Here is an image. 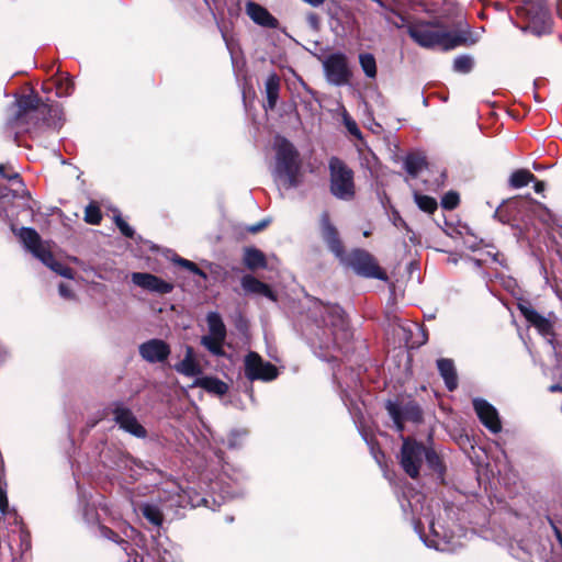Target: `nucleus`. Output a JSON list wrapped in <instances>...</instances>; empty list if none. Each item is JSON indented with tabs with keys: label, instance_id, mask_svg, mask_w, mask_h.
<instances>
[{
	"label": "nucleus",
	"instance_id": "nucleus-35",
	"mask_svg": "<svg viewBox=\"0 0 562 562\" xmlns=\"http://www.w3.org/2000/svg\"><path fill=\"white\" fill-rule=\"evenodd\" d=\"M102 220L100 207L95 203H90L85 210V221L92 225H98Z\"/></svg>",
	"mask_w": 562,
	"mask_h": 562
},
{
	"label": "nucleus",
	"instance_id": "nucleus-5",
	"mask_svg": "<svg viewBox=\"0 0 562 562\" xmlns=\"http://www.w3.org/2000/svg\"><path fill=\"white\" fill-rule=\"evenodd\" d=\"M407 33L415 43L424 48L440 47L448 50L459 46L463 42V38L460 36L445 32L426 22L408 24Z\"/></svg>",
	"mask_w": 562,
	"mask_h": 562
},
{
	"label": "nucleus",
	"instance_id": "nucleus-57",
	"mask_svg": "<svg viewBox=\"0 0 562 562\" xmlns=\"http://www.w3.org/2000/svg\"><path fill=\"white\" fill-rule=\"evenodd\" d=\"M493 8H494V10H501L502 9V7L498 3H495V2L493 4Z\"/></svg>",
	"mask_w": 562,
	"mask_h": 562
},
{
	"label": "nucleus",
	"instance_id": "nucleus-14",
	"mask_svg": "<svg viewBox=\"0 0 562 562\" xmlns=\"http://www.w3.org/2000/svg\"><path fill=\"white\" fill-rule=\"evenodd\" d=\"M245 374L248 380L271 381L277 378V368L270 362H265L262 358L250 351L245 358Z\"/></svg>",
	"mask_w": 562,
	"mask_h": 562
},
{
	"label": "nucleus",
	"instance_id": "nucleus-9",
	"mask_svg": "<svg viewBox=\"0 0 562 562\" xmlns=\"http://www.w3.org/2000/svg\"><path fill=\"white\" fill-rule=\"evenodd\" d=\"M412 512L414 515L419 514L420 516L425 517L429 524V532L430 535L425 536L422 533L420 525L422 520L420 518L418 521L415 522V530L419 533L420 539L428 548H434L438 551H451L453 550V546L451 543V535L446 530V528L440 525L439 522L435 521L432 517L429 516L430 507L428 506L426 508V513H424V508L420 509L417 508V505H412Z\"/></svg>",
	"mask_w": 562,
	"mask_h": 562
},
{
	"label": "nucleus",
	"instance_id": "nucleus-4",
	"mask_svg": "<svg viewBox=\"0 0 562 562\" xmlns=\"http://www.w3.org/2000/svg\"><path fill=\"white\" fill-rule=\"evenodd\" d=\"M424 461L427 462L430 469L435 471L441 470L440 459L434 450L428 449L422 442L414 439L403 438L400 464L405 473L412 479H416L419 475Z\"/></svg>",
	"mask_w": 562,
	"mask_h": 562
},
{
	"label": "nucleus",
	"instance_id": "nucleus-48",
	"mask_svg": "<svg viewBox=\"0 0 562 562\" xmlns=\"http://www.w3.org/2000/svg\"><path fill=\"white\" fill-rule=\"evenodd\" d=\"M493 425H494L493 426L494 434L499 432L502 429V423H501V419H499L498 414L495 408H494V424Z\"/></svg>",
	"mask_w": 562,
	"mask_h": 562
},
{
	"label": "nucleus",
	"instance_id": "nucleus-1",
	"mask_svg": "<svg viewBox=\"0 0 562 562\" xmlns=\"http://www.w3.org/2000/svg\"><path fill=\"white\" fill-rule=\"evenodd\" d=\"M321 231L323 239L330 251L339 258L342 263L352 268L357 274L379 280L386 279V274L379 268L369 252L356 249L347 257L345 256L344 246L338 237V232L330 223L327 212H324L321 216Z\"/></svg>",
	"mask_w": 562,
	"mask_h": 562
},
{
	"label": "nucleus",
	"instance_id": "nucleus-20",
	"mask_svg": "<svg viewBox=\"0 0 562 562\" xmlns=\"http://www.w3.org/2000/svg\"><path fill=\"white\" fill-rule=\"evenodd\" d=\"M175 370L186 376H198L202 374V367L191 346L186 347L184 358L175 366Z\"/></svg>",
	"mask_w": 562,
	"mask_h": 562
},
{
	"label": "nucleus",
	"instance_id": "nucleus-21",
	"mask_svg": "<svg viewBox=\"0 0 562 562\" xmlns=\"http://www.w3.org/2000/svg\"><path fill=\"white\" fill-rule=\"evenodd\" d=\"M437 367L440 375L442 376L445 384L448 390L452 391L458 386V375L456 371V367L452 360L450 359H438Z\"/></svg>",
	"mask_w": 562,
	"mask_h": 562
},
{
	"label": "nucleus",
	"instance_id": "nucleus-41",
	"mask_svg": "<svg viewBox=\"0 0 562 562\" xmlns=\"http://www.w3.org/2000/svg\"><path fill=\"white\" fill-rule=\"evenodd\" d=\"M0 512L3 515H8L10 513L8 498H7V490L5 483L0 479Z\"/></svg>",
	"mask_w": 562,
	"mask_h": 562
},
{
	"label": "nucleus",
	"instance_id": "nucleus-15",
	"mask_svg": "<svg viewBox=\"0 0 562 562\" xmlns=\"http://www.w3.org/2000/svg\"><path fill=\"white\" fill-rule=\"evenodd\" d=\"M112 414L120 428L137 438L146 437V429L138 423L132 411L123 403H113Z\"/></svg>",
	"mask_w": 562,
	"mask_h": 562
},
{
	"label": "nucleus",
	"instance_id": "nucleus-53",
	"mask_svg": "<svg viewBox=\"0 0 562 562\" xmlns=\"http://www.w3.org/2000/svg\"><path fill=\"white\" fill-rule=\"evenodd\" d=\"M471 261L474 263V266L476 268H481L482 265H483V260L482 259L473 258V259H471Z\"/></svg>",
	"mask_w": 562,
	"mask_h": 562
},
{
	"label": "nucleus",
	"instance_id": "nucleus-55",
	"mask_svg": "<svg viewBox=\"0 0 562 562\" xmlns=\"http://www.w3.org/2000/svg\"><path fill=\"white\" fill-rule=\"evenodd\" d=\"M400 20H401V23L394 22V24H395L397 27H402V26H403V23H404V18H403V16H400Z\"/></svg>",
	"mask_w": 562,
	"mask_h": 562
},
{
	"label": "nucleus",
	"instance_id": "nucleus-17",
	"mask_svg": "<svg viewBox=\"0 0 562 562\" xmlns=\"http://www.w3.org/2000/svg\"><path fill=\"white\" fill-rule=\"evenodd\" d=\"M140 357L149 363L164 362L168 359L171 350L170 346L162 339L153 338L138 347Z\"/></svg>",
	"mask_w": 562,
	"mask_h": 562
},
{
	"label": "nucleus",
	"instance_id": "nucleus-28",
	"mask_svg": "<svg viewBox=\"0 0 562 562\" xmlns=\"http://www.w3.org/2000/svg\"><path fill=\"white\" fill-rule=\"evenodd\" d=\"M426 166V158L422 154H409L404 160L405 170L416 177Z\"/></svg>",
	"mask_w": 562,
	"mask_h": 562
},
{
	"label": "nucleus",
	"instance_id": "nucleus-43",
	"mask_svg": "<svg viewBox=\"0 0 562 562\" xmlns=\"http://www.w3.org/2000/svg\"><path fill=\"white\" fill-rule=\"evenodd\" d=\"M524 548L530 553V554H539L542 551V544L540 541L536 540L532 544H528L522 542Z\"/></svg>",
	"mask_w": 562,
	"mask_h": 562
},
{
	"label": "nucleus",
	"instance_id": "nucleus-3",
	"mask_svg": "<svg viewBox=\"0 0 562 562\" xmlns=\"http://www.w3.org/2000/svg\"><path fill=\"white\" fill-rule=\"evenodd\" d=\"M276 167L273 177L276 182L283 189L296 188L300 183L299 153L294 146L284 137L277 136L274 139Z\"/></svg>",
	"mask_w": 562,
	"mask_h": 562
},
{
	"label": "nucleus",
	"instance_id": "nucleus-6",
	"mask_svg": "<svg viewBox=\"0 0 562 562\" xmlns=\"http://www.w3.org/2000/svg\"><path fill=\"white\" fill-rule=\"evenodd\" d=\"M16 108L13 124L24 132H30L32 127L38 126L45 112L54 111L56 114H60L59 104L43 103L36 94L20 97L16 100Z\"/></svg>",
	"mask_w": 562,
	"mask_h": 562
},
{
	"label": "nucleus",
	"instance_id": "nucleus-12",
	"mask_svg": "<svg viewBox=\"0 0 562 562\" xmlns=\"http://www.w3.org/2000/svg\"><path fill=\"white\" fill-rule=\"evenodd\" d=\"M209 335L202 336L201 345L216 357L225 356L224 342L226 339V326L217 312L206 315Z\"/></svg>",
	"mask_w": 562,
	"mask_h": 562
},
{
	"label": "nucleus",
	"instance_id": "nucleus-38",
	"mask_svg": "<svg viewBox=\"0 0 562 562\" xmlns=\"http://www.w3.org/2000/svg\"><path fill=\"white\" fill-rule=\"evenodd\" d=\"M57 97L69 95L74 89V83L69 78L60 79L56 87Z\"/></svg>",
	"mask_w": 562,
	"mask_h": 562
},
{
	"label": "nucleus",
	"instance_id": "nucleus-22",
	"mask_svg": "<svg viewBox=\"0 0 562 562\" xmlns=\"http://www.w3.org/2000/svg\"><path fill=\"white\" fill-rule=\"evenodd\" d=\"M241 286L246 292L263 295L272 301L276 300L272 290L266 283L252 276H245L241 279Z\"/></svg>",
	"mask_w": 562,
	"mask_h": 562
},
{
	"label": "nucleus",
	"instance_id": "nucleus-16",
	"mask_svg": "<svg viewBox=\"0 0 562 562\" xmlns=\"http://www.w3.org/2000/svg\"><path fill=\"white\" fill-rule=\"evenodd\" d=\"M386 409L394 423L396 430L400 432L403 431L404 420H412L414 423L422 420V411L416 404L413 403L401 406L397 403L390 401L386 404Z\"/></svg>",
	"mask_w": 562,
	"mask_h": 562
},
{
	"label": "nucleus",
	"instance_id": "nucleus-39",
	"mask_svg": "<svg viewBox=\"0 0 562 562\" xmlns=\"http://www.w3.org/2000/svg\"><path fill=\"white\" fill-rule=\"evenodd\" d=\"M114 221L122 235L128 238L133 237L134 229L121 217L120 214L114 215Z\"/></svg>",
	"mask_w": 562,
	"mask_h": 562
},
{
	"label": "nucleus",
	"instance_id": "nucleus-49",
	"mask_svg": "<svg viewBox=\"0 0 562 562\" xmlns=\"http://www.w3.org/2000/svg\"><path fill=\"white\" fill-rule=\"evenodd\" d=\"M346 124H347L348 131L352 135L360 136V131H359V128L357 127V124L353 121H347Z\"/></svg>",
	"mask_w": 562,
	"mask_h": 562
},
{
	"label": "nucleus",
	"instance_id": "nucleus-23",
	"mask_svg": "<svg viewBox=\"0 0 562 562\" xmlns=\"http://www.w3.org/2000/svg\"><path fill=\"white\" fill-rule=\"evenodd\" d=\"M265 87L267 94L266 110H273L279 99L280 78L276 74L269 75Z\"/></svg>",
	"mask_w": 562,
	"mask_h": 562
},
{
	"label": "nucleus",
	"instance_id": "nucleus-36",
	"mask_svg": "<svg viewBox=\"0 0 562 562\" xmlns=\"http://www.w3.org/2000/svg\"><path fill=\"white\" fill-rule=\"evenodd\" d=\"M61 121H63V111L61 110H60L59 115L56 114L54 111L45 112L44 115H42V122L53 128L60 127Z\"/></svg>",
	"mask_w": 562,
	"mask_h": 562
},
{
	"label": "nucleus",
	"instance_id": "nucleus-8",
	"mask_svg": "<svg viewBox=\"0 0 562 562\" xmlns=\"http://www.w3.org/2000/svg\"><path fill=\"white\" fill-rule=\"evenodd\" d=\"M19 236L25 248L30 250L36 258H38L45 266L49 267L53 271L61 277L68 279L74 278L72 270L54 259V256L43 245L41 237L35 229L23 227L20 231Z\"/></svg>",
	"mask_w": 562,
	"mask_h": 562
},
{
	"label": "nucleus",
	"instance_id": "nucleus-40",
	"mask_svg": "<svg viewBox=\"0 0 562 562\" xmlns=\"http://www.w3.org/2000/svg\"><path fill=\"white\" fill-rule=\"evenodd\" d=\"M176 262L179 263L180 266H182L183 268L190 270L194 274H198V276L202 277L203 279H206V273L203 272L194 262H192L188 259H183V258H178L176 260Z\"/></svg>",
	"mask_w": 562,
	"mask_h": 562
},
{
	"label": "nucleus",
	"instance_id": "nucleus-37",
	"mask_svg": "<svg viewBox=\"0 0 562 562\" xmlns=\"http://www.w3.org/2000/svg\"><path fill=\"white\" fill-rule=\"evenodd\" d=\"M459 204V194L450 191L441 199V206L446 210H453Z\"/></svg>",
	"mask_w": 562,
	"mask_h": 562
},
{
	"label": "nucleus",
	"instance_id": "nucleus-46",
	"mask_svg": "<svg viewBox=\"0 0 562 562\" xmlns=\"http://www.w3.org/2000/svg\"><path fill=\"white\" fill-rule=\"evenodd\" d=\"M268 223H269V221L263 220V221H261V222H259V223H257V224H255V225L250 226V227L248 228V231H249L250 233H258V232H260L261 229H263V228L268 225Z\"/></svg>",
	"mask_w": 562,
	"mask_h": 562
},
{
	"label": "nucleus",
	"instance_id": "nucleus-44",
	"mask_svg": "<svg viewBox=\"0 0 562 562\" xmlns=\"http://www.w3.org/2000/svg\"><path fill=\"white\" fill-rule=\"evenodd\" d=\"M58 291H59L60 296H63L64 299H72L74 297L71 290L64 283L59 284Z\"/></svg>",
	"mask_w": 562,
	"mask_h": 562
},
{
	"label": "nucleus",
	"instance_id": "nucleus-34",
	"mask_svg": "<svg viewBox=\"0 0 562 562\" xmlns=\"http://www.w3.org/2000/svg\"><path fill=\"white\" fill-rule=\"evenodd\" d=\"M473 68V58L469 55H460L453 60V70L460 74H468Z\"/></svg>",
	"mask_w": 562,
	"mask_h": 562
},
{
	"label": "nucleus",
	"instance_id": "nucleus-18",
	"mask_svg": "<svg viewBox=\"0 0 562 562\" xmlns=\"http://www.w3.org/2000/svg\"><path fill=\"white\" fill-rule=\"evenodd\" d=\"M132 282L149 292L158 294H167L173 290V284L167 282L155 274L147 272H133L131 274Z\"/></svg>",
	"mask_w": 562,
	"mask_h": 562
},
{
	"label": "nucleus",
	"instance_id": "nucleus-24",
	"mask_svg": "<svg viewBox=\"0 0 562 562\" xmlns=\"http://www.w3.org/2000/svg\"><path fill=\"white\" fill-rule=\"evenodd\" d=\"M194 385L216 395H224L228 391V386L225 382L212 376L199 378L195 380Z\"/></svg>",
	"mask_w": 562,
	"mask_h": 562
},
{
	"label": "nucleus",
	"instance_id": "nucleus-31",
	"mask_svg": "<svg viewBox=\"0 0 562 562\" xmlns=\"http://www.w3.org/2000/svg\"><path fill=\"white\" fill-rule=\"evenodd\" d=\"M389 322L390 326L393 327L394 334L398 336V339L408 342L412 334V326L404 323L397 316H393L392 318L389 319Z\"/></svg>",
	"mask_w": 562,
	"mask_h": 562
},
{
	"label": "nucleus",
	"instance_id": "nucleus-10",
	"mask_svg": "<svg viewBox=\"0 0 562 562\" xmlns=\"http://www.w3.org/2000/svg\"><path fill=\"white\" fill-rule=\"evenodd\" d=\"M518 14L528 20L527 26L521 30L541 36L551 30V18L546 0H522Z\"/></svg>",
	"mask_w": 562,
	"mask_h": 562
},
{
	"label": "nucleus",
	"instance_id": "nucleus-13",
	"mask_svg": "<svg viewBox=\"0 0 562 562\" xmlns=\"http://www.w3.org/2000/svg\"><path fill=\"white\" fill-rule=\"evenodd\" d=\"M323 68L326 80L334 86L347 85L352 76L347 56L341 52L326 56L323 60Z\"/></svg>",
	"mask_w": 562,
	"mask_h": 562
},
{
	"label": "nucleus",
	"instance_id": "nucleus-54",
	"mask_svg": "<svg viewBox=\"0 0 562 562\" xmlns=\"http://www.w3.org/2000/svg\"><path fill=\"white\" fill-rule=\"evenodd\" d=\"M374 459L380 463V456H383L381 451L373 452Z\"/></svg>",
	"mask_w": 562,
	"mask_h": 562
},
{
	"label": "nucleus",
	"instance_id": "nucleus-33",
	"mask_svg": "<svg viewBox=\"0 0 562 562\" xmlns=\"http://www.w3.org/2000/svg\"><path fill=\"white\" fill-rule=\"evenodd\" d=\"M414 200L417 206L426 213L431 214L437 210V201L429 195H424L415 192Z\"/></svg>",
	"mask_w": 562,
	"mask_h": 562
},
{
	"label": "nucleus",
	"instance_id": "nucleus-29",
	"mask_svg": "<svg viewBox=\"0 0 562 562\" xmlns=\"http://www.w3.org/2000/svg\"><path fill=\"white\" fill-rule=\"evenodd\" d=\"M531 181H535V176L527 169L516 170L509 177V184L515 189L526 187Z\"/></svg>",
	"mask_w": 562,
	"mask_h": 562
},
{
	"label": "nucleus",
	"instance_id": "nucleus-50",
	"mask_svg": "<svg viewBox=\"0 0 562 562\" xmlns=\"http://www.w3.org/2000/svg\"><path fill=\"white\" fill-rule=\"evenodd\" d=\"M533 182V189L537 193H542L546 189V184L543 181H539L535 178V181Z\"/></svg>",
	"mask_w": 562,
	"mask_h": 562
},
{
	"label": "nucleus",
	"instance_id": "nucleus-47",
	"mask_svg": "<svg viewBox=\"0 0 562 562\" xmlns=\"http://www.w3.org/2000/svg\"><path fill=\"white\" fill-rule=\"evenodd\" d=\"M307 22L310 23V25L313 27V29H318V25H319V19L317 16V14L315 13H311L307 15Z\"/></svg>",
	"mask_w": 562,
	"mask_h": 562
},
{
	"label": "nucleus",
	"instance_id": "nucleus-52",
	"mask_svg": "<svg viewBox=\"0 0 562 562\" xmlns=\"http://www.w3.org/2000/svg\"><path fill=\"white\" fill-rule=\"evenodd\" d=\"M549 391L550 392H559V391H562V386L560 384H552L550 387H549Z\"/></svg>",
	"mask_w": 562,
	"mask_h": 562
},
{
	"label": "nucleus",
	"instance_id": "nucleus-32",
	"mask_svg": "<svg viewBox=\"0 0 562 562\" xmlns=\"http://www.w3.org/2000/svg\"><path fill=\"white\" fill-rule=\"evenodd\" d=\"M140 510L144 517L153 525L160 526L162 522V514L158 506L153 504H143Z\"/></svg>",
	"mask_w": 562,
	"mask_h": 562
},
{
	"label": "nucleus",
	"instance_id": "nucleus-19",
	"mask_svg": "<svg viewBox=\"0 0 562 562\" xmlns=\"http://www.w3.org/2000/svg\"><path fill=\"white\" fill-rule=\"evenodd\" d=\"M247 15L258 25L269 29H276L278 26V20L272 16L269 11L255 2H247L246 4Z\"/></svg>",
	"mask_w": 562,
	"mask_h": 562
},
{
	"label": "nucleus",
	"instance_id": "nucleus-56",
	"mask_svg": "<svg viewBox=\"0 0 562 562\" xmlns=\"http://www.w3.org/2000/svg\"><path fill=\"white\" fill-rule=\"evenodd\" d=\"M465 244H467L468 248L473 249V250L475 249L474 244H470L469 241H465Z\"/></svg>",
	"mask_w": 562,
	"mask_h": 562
},
{
	"label": "nucleus",
	"instance_id": "nucleus-58",
	"mask_svg": "<svg viewBox=\"0 0 562 562\" xmlns=\"http://www.w3.org/2000/svg\"><path fill=\"white\" fill-rule=\"evenodd\" d=\"M493 260L496 261L497 260V256L494 254V257H493Z\"/></svg>",
	"mask_w": 562,
	"mask_h": 562
},
{
	"label": "nucleus",
	"instance_id": "nucleus-27",
	"mask_svg": "<svg viewBox=\"0 0 562 562\" xmlns=\"http://www.w3.org/2000/svg\"><path fill=\"white\" fill-rule=\"evenodd\" d=\"M0 176L10 182L14 193L18 194L23 191L24 186L19 172L12 169L10 166L0 164Z\"/></svg>",
	"mask_w": 562,
	"mask_h": 562
},
{
	"label": "nucleus",
	"instance_id": "nucleus-11",
	"mask_svg": "<svg viewBox=\"0 0 562 562\" xmlns=\"http://www.w3.org/2000/svg\"><path fill=\"white\" fill-rule=\"evenodd\" d=\"M517 307L527 323L535 327L537 331L554 347V324L557 319L554 313L550 312L548 315H542L533 308L529 301L521 299L518 301Z\"/></svg>",
	"mask_w": 562,
	"mask_h": 562
},
{
	"label": "nucleus",
	"instance_id": "nucleus-2",
	"mask_svg": "<svg viewBox=\"0 0 562 562\" xmlns=\"http://www.w3.org/2000/svg\"><path fill=\"white\" fill-rule=\"evenodd\" d=\"M311 313L318 328L315 336L321 348H340L349 339L348 323L338 305L316 301Z\"/></svg>",
	"mask_w": 562,
	"mask_h": 562
},
{
	"label": "nucleus",
	"instance_id": "nucleus-7",
	"mask_svg": "<svg viewBox=\"0 0 562 562\" xmlns=\"http://www.w3.org/2000/svg\"><path fill=\"white\" fill-rule=\"evenodd\" d=\"M329 168L330 193L342 201H350L356 195L353 171L339 158L331 157Z\"/></svg>",
	"mask_w": 562,
	"mask_h": 562
},
{
	"label": "nucleus",
	"instance_id": "nucleus-42",
	"mask_svg": "<svg viewBox=\"0 0 562 562\" xmlns=\"http://www.w3.org/2000/svg\"><path fill=\"white\" fill-rule=\"evenodd\" d=\"M101 533L103 537L108 538L109 540H112L113 542L124 544V546L127 544V542L125 540L121 539L113 530H111L106 527L101 528Z\"/></svg>",
	"mask_w": 562,
	"mask_h": 562
},
{
	"label": "nucleus",
	"instance_id": "nucleus-26",
	"mask_svg": "<svg viewBox=\"0 0 562 562\" xmlns=\"http://www.w3.org/2000/svg\"><path fill=\"white\" fill-rule=\"evenodd\" d=\"M244 263L249 269L265 268L267 265L266 257L262 251L256 248H246L244 252Z\"/></svg>",
	"mask_w": 562,
	"mask_h": 562
},
{
	"label": "nucleus",
	"instance_id": "nucleus-30",
	"mask_svg": "<svg viewBox=\"0 0 562 562\" xmlns=\"http://www.w3.org/2000/svg\"><path fill=\"white\" fill-rule=\"evenodd\" d=\"M359 64L368 78L374 79L376 77V61L371 53H361L359 55Z\"/></svg>",
	"mask_w": 562,
	"mask_h": 562
},
{
	"label": "nucleus",
	"instance_id": "nucleus-25",
	"mask_svg": "<svg viewBox=\"0 0 562 562\" xmlns=\"http://www.w3.org/2000/svg\"><path fill=\"white\" fill-rule=\"evenodd\" d=\"M473 406L482 424L492 431V405L484 400L474 398Z\"/></svg>",
	"mask_w": 562,
	"mask_h": 562
},
{
	"label": "nucleus",
	"instance_id": "nucleus-51",
	"mask_svg": "<svg viewBox=\"0 0 562 562\" xmlns=\"http://www.w3.org/2000/svg\"><path fill=\"white\" fill-rule=\"evenodd\" d=\"M304 1L307 2L308 4L313 5V7H318L322 3H324L325 0H304Z\"/></svg>",
	"mask_w": 562,
	"mask_h": 562
},
{
	"label": "nucleus",
	"instance_id": "nucleus-45",
	"mask_svg": "<svg viewBox=\"0 0 562 562\" xmlns=\"http://www.w3.org/2000/svg\"><path fill=\"white\" fill-rule=\"evenodd\" d=\"M502 281H503L504 288H506L512 293H515L517 284H516V281L514 279L508 278L506 280L503 279Z\"/></svg>",
	"mask_w": 562,
	"mask_h": 562
}]
</instances>
